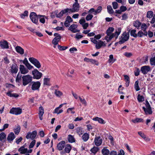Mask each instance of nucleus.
<instances>
[{
	"label": "nucleus",
	"mask_w": 155,
	"mask_h": 155,
	"mask_svg": "<svg viewBox=\"0 0 155 155\" xmlns=\"http://www.w3.org/2000/svg\"><path fill=\"white\" fill-rule=\"evenodd\" d=\"M114 30V28L111 27L108 28L106 31L107 35L105 36V39L107 42H109L114 37L117 38L121 32V29L120 28H118L114 33H112Z\"/></svg>",
	"instance_id": "1"
},
{
	"label": "nucleus",
	"mask_w": 155,
	"mask_h": 155,
	"mask_svg": "<svg viewBox=\"0 0 155 155\" xmlns=\"http://www.w3.org/2000/svg\"><path fill=\"white\" fill-rule=\"evenodd\" d=\"M130 31L129 30L127 33L126 32H124L122 34L121 38H120V40L118 42L119 44H123L125 41H128L130 37Z\"/></svg>",
	"instance_id": "2"
},
{
	"label": "nucleus",
	"mask_w": 155,
	"mask_h": 155,
	"mask_svg": "<svg viewBox=\"0 0 155 155\" xmlns=\"http://www.w3.org/2000/svg\"><path fill=\"white\" fill-rule=\"evenodd\" d=\"M22 84L25 86L30 83L32 81V77L29 75H23L22 77Z\"/></svg>",
	"instance_id": "3"
},
{
	"label": "nucleus",
	"mask_w": 155,
	"mask_h": 155,
	"mask_svg": "<svg viewBox=\"0 0 155 155\" xmlns=\"http://www.w3.org/2000/svg\"><path fill=\"white\" fill-rule=\"evenodd\" d=\"M75 2L74 3L73 5V8H67L68 13H71L73 12H78L79 8V5L78 2V0H74Z\"/></svg>",
	"instance_id": "4"
},
{
	"label": "nucleus",
	"mask_w": 155,
	"mask_h": 155,
	"mask_svg": "<svg viewBox=\"0 0 155 155\" xmlns=\"http://www.w3.org/2000/svg\"><path fill=\"white\" fill-rule=\"evenodd\" d=\"M29 61L37 68H39L41 67V64L39 61L33 57L29 58Z\"/></svg>",
	"instance_id": "5"
},
{
	"label": "nucleus",
	"mask_w": 155,
	"mask_h": 155,
	"mask_svg": "<svg viewBox=\"0 0 155 155\" xmlns=\"http://www.w3.org/2000/svg\"><path fill=\"white\" fill-rule=\"evenodd\" d=\"M22 112V109L19 107L12 108L9 111L10 113L15 115L20 114Z\"/></svg>",
	"instance_id": "6"
},
{
	"label": "nucleus",
	"mask_w": 155,
	"mask_h": 155,
	"mask_svg": "<svg viewBox=\"0 0 155 155\" xmlns=\"http://www.w3.org/2000/svg\"><path fill=\"white\" fill-rule=\"evenodd\" d=\"M29 16L32 22L36 24L38 23V16L35 12H31Z\"/></svg>",
	"instance_id": "7"
},
{
	"label": "nucleus",
	"mask_w": 155,
	"mask_h": 155,
	"mask_svg": "<svg viewBox=\"0 0 155 155\" xmlns=\"http://www.w3.org/2000/svg\"><path fill=\"white\" fill-rule=\"evenodd\" d=\"M32 73L34 78L39 79L42 77V73L39 72L37 69H35L32 71Z\"/></svg>",
	"instance_id": "8"
},
{
	"label": "nucleus",
	"mask_w": 155,
	"mask_h": 155,
	"mask_svg": "<svg viewBox=\"0 0 155 155\" xmlns=\"http://www.w3.org/2000/svg\"><path fill=\"white\" fill-rule=\"evenodd\" d=\"M41 84L40 82L38 81L33 82L31 87L32 90L33 91L39 90Z\"/></svg>",
	"instance_id": "9"
},
{
	"label": "nucleus",
	"mask_w": 155,
	"mask_h": 155,
	"mask_svg": "<svg viewBox=\"0 0 155 155\" xmlns=\"http://www.w3.org/2000/svg\"><path fill=\"white\" fill-rule=\"evenodd\" d=\"M37 134V132L36 130L33 131L32 133L28 132L26 135V138L27 139H31L32 140H33L36 137Z\"/></svg>",
	"instance_id": "10"
},
{
	"label": "nucleus",
	"mask_w": 155,
	"mask_h": 155,
	"mask_svg": "<svg viewBox=\"0 0 155 155\" xmlns=\"http://www.w3.org/2000/svg\"><path fill=\"white\" fill-rule=\"evenodd\" d=\"M0 46L3 49H8L9 48L8 43L5 40H2L0 41Z\"/></svg>",
	"instance_id": "11"
},
{
	"label": "nucleus",
	"mask_w": 155,
	"mask_h": 155,
	"mask_svg": "<svg viewBox=\"0 0 155 155\" xmlns=\"http://www.w3.org/2000/svg\"><path fill=\"white\" fill-rule=\"evenodd\" d=\"M78 25L75 24H72L68 28V30L71 31L74 33L79 32L80 30L77 29Z\"/></svg>",
	"instance_id": "12"
},
{
	"label": "nucleus",
	"mask_w": 155,
	"mask_h": 155,
	"mask_svg": "<svg viewBox=\"0 0 155 155\" xmlns=\"http://www.w3.org/2000/svg\"><path fill=\"white\" fill-rule=\"evenodd\" d=\"M11 69H10L9 71L12 74H16L18 71V67L17 64H13L11 67Z\"/></svg>",
	"instance_id": "13"
},
{
	"label": "nucleus",
	"mask_w": 155,
	"mask_h": 155,
	"mask_svg": "<svg viewBox=\"0 0 155 155\" xmlns=\"http://www.w3.org/2000/svg\"><path fill=\"white\" fill-rule=\"evenodd\" d=\"M15 138V136L14 133L13 132H11L8 134L7 140L9 142L11 143Z\"/></svg>",
	"instance_id": "14"
},
{
	"label": "nucleus",
	"mask_w": 155,
	"mask_h": 155,
	"mask_svg": "<svg viewBox=\"0 0 155 155\" xmlns=\"http://www.w3.org/2000/svg\"><path fill=\"white\" fill-rule=\"evenodd\" d=\"M141 71L143 74H145L150 71V68L149 66H144L141 67Z\"/></svg>",
	"instance_id": "15"
},
{
	"label": "nucleus",
	"mask_w": 155,
	"mask_h": 155,
	"mask_svg": "<svg viewBox=\"0 0 155 155\" xmlns=\"http://www.w3.org/2000/svg\"><path fill=\"white\" fill-rule=\"evenodd\" d=\"M19 69L21 73L23 74H25L29 72L28 70L23 65H20Z\"/></svg>",
	"instance_id": "16"
},
{
	"label": "nucleus",
	"mask_w": 155,
	"mask_h": 155,
	"mask_svg": "<svg viewBox=\"0 0 155 155\" xmlns=\"http://www.w3.org/2000/svg\"><path fill=\"white\" fill-rule=\"evenodd\" d=\"M65 145V143L64 141H61L57 145V148L59 150H62Z\"/></svg>",
	"instance_id": "17"
},
{
	"label": "nucleus",
	"mask_w": 155,
	"mask_h": 155,
	"mask_svg": "<svg viewBox=\"0 0 155 155\" xmlns=\"http://www.w3.org/2000/svg\"><path fill=\"white\" fill-rule=\"evenodd\" d=\"M44 113V108L42 106H40L39 108L38 115L39 119L42 120L43 119V116Z\"/></svg>",
	"instance_id": "18"
},
{
	"label": "nucleus",
	"mask_w": 155,
	"mask_h": 155,
	"mask_svg": "<svg viewBox=\"0 0 155 155\" xmlns=\"http://www.w3.org/2000/svg\"><path fill=\"white\" fill-rule=\"evenodd\" d=\"M95 144L96 146H100L102 143V139L100 137H95L94 140Z\"/></svg>",
	"instance_id": "19"
},
{
	"label": "nucleus",
	"mask_w": 155,
	"mask_h": 155,
	"mask_svg": "<svg viewBox=\"0 0 155 155\" xmlns=\"http://www.w3.org/2000/svg\"><path fill=\"white\" fill-rule=\"evenodd\" d=\"M67 12L68 13V11L67 8L62 10L59 14H56V16L58 18H61L63 16L64 14Z\"/></svg>",
	"instance_id": "20"
},
{
	"label": "nucleus",
	"mask_w": 155,
	"mask_h": 155,
	"mask_svg": "<svg viewBox=\"0 0 155 155\" xmlns=\"http://www.w3.org/2000/svg\"><path fill=\"white\" fill-rule=\"evenodd\" d=\"M15 49L17 52L20 54L22 55L24 54V50L20 46H17Z\"/></svg>",
	"instance_id": "21"
},
{
	"label": "nucleus",
	"mask_w": 155,
	"mask_h": 155,
	"mask_svg": "<svg viewBox=\"0 0 155 155\" xmlns=\"http://www.w3.org/2000/svg\"><path fill=\"white\" fill-rule=\"evenodd\" d=\"M64 105V104H61L59 106L57 107L54 110V113H56L58 114H59L62 112H63V110L62 109H61L60 110H59V111L58 112V110L63 106V105Z\"/></svg>",
	"instance_id": "22"
},
{
	"label": "nucleus",
	"mask_w": 155,
	"mask_h": 155,
	"mask_svg": "<svg viewBox=\"0 0 155 155\" xmlns=\"http://www.w3.org/2000/svg\"><path fill=\"white\" fill-rule=\"evenodd\" d=\"M61 36H58L54 38L52 41V43L54 45H57L58 42L61 39Z\"/></svg>",
	"instance_id": "23"
},
{
	"label": "nucleus",
	"mask_w": 155,
	"mask_h": 155,
	"mask_svg": "<svg viewBox=\"0 0 155 155\" xmlns=\"http://www.w3.org/2000/svg\"><path fill=\"white\" fill-rule=\"evenodd\" d=\"M82 139L84 142L87 141L89 138V135L88 133H84L82 136Z\"/></svg>",
	"instance_id": "24"
},
{
	"label": "nucleus",
	"mask_w": 155,
	"mask_h": 155,
	"mask_svg": "<svg viewBox=\"0 0 155 155\" xmlns=\"http://www.w3.org/2000/svg\"><path fill=\"white\" fill-rule=\"evenodd\" d=\"M18 151L20 152L21 154H25L27 153L28 151V149L25 148L23 147H21L18 149Z\"/></svg>",
	"instance_id": "25"
},
{
	"label": "nucleus",
	"mask_w": 155,
	"mask_h": 155,
	"mask_svg": "<svg viewBox=\"0 0 155 155\" xmlns=\"http://www.w3.org/2000/svg\"><path fill=\"white\" fill-rule=\"evenodd\" d=\"M101 153L103 155H108L110 153L109 150L107 147H104L101 150Z\"/></svg>",
	"instance_id": "26"
},
{
	"label": "nucleus",
	"mask_w": 155,
	"mask_h": 155,
	"mask_svg": "<svg viewBox=\"0 0 155 155\" xmlns=\"http://www.w3.org/2000/svg\"><path fill=\"white\" fill-rule=\"evenodd\" d=\"M93 120L96 121H97L99 123L101 124H104L105 122L102 118L96 117L93 118Z\"/></svg>",
	"instance_id": "27"
},
{
	"label": "nucleus",
	"mask_w": 155,
	"mask_h": 155,
	"mask_svg": "<svg viewBox=\"0 0 155 155\" xmlns=\"http://www.w3.org/2000/svg\"><path fill=\"white\" fill-rule=\"evenodd\" d=\"M71 149V147L70 145L67 144L65 146L64 150L65 152L68 153H70Z\"/></svg>",
	"instance_id": "28"
},
{
	"label": "nucleus",
	"mask_w": 155,
	"mask_h": 155,
	"mask_svg": "<svg viewBox=\"0 0 155 155\" xmlns=\"http://www.w3.org/2000/svg\"><path fill=\"white\" fill-rule=\"evenodd\" d=\"M68 142L71 143H74L75 141L74 136L70 134L68 136Z\"/></svg>",
	"instance_id": "29"
},
{
	"label": "nucleus",
	"mask_w": 155,
	"mask_h": 155,
	"mask_svg": "<svg viewBox=\"0 0 155 155\" xmlns=\"http://www.w3.org/2000/svg\"><path fill=\"white\" fill-rule=\"evenodd\" d=\"M77 133L79 136L82 135L84 132L82 129L81 127H78L76 129Z\"/></svg>",
	"instance_id": "30"
},
{
	"label": "nucleus",
	"mask_w": 155,
	"mask_h": 155,
	"mask_svg": "<svg viewBox=\"0 0 155 155\" xmlns=\"http://www.w3.org/2000/svg\"><path fill=\"white\" fill-rule=\"evenodd\" d=\"M96 48L97 49H100L102 46H105V44H104L103 41H100L98 44H96Z\"/></svg>",
	"instance_id": "31"
},
{
	"label": "nucleus",
	"mask_w": 155,
	"mask_h": 155,
	"mask_svg": "<svg viewBox=\"0 0 155 155\" xmlns=\"http://www.w3.org/2000/svg\"><path fill=\"white\" fill-rule=\"evenodd\" d=\"M147 35L149 38H151L153 36V33L152 31L149 30L147 32L146 31L144 32L145 36H147Z\"/></svg>",
	"instance_id": "32"
},
{
	"label": "nucleus",
	"mask_w": 155,
	"mask_h": 155,
	"mask_svg": "<svg viewBox=\"0 0 155 155\" xmlns=\"http://www.w3.org/2000/svg\"><path fill=\"white\" fill-rule=\"evenodd\" d=\"M7 94L8 96L10 97H13L15 98H16L19 96V95L18 94L15 93H12L10 92H8L7 93Z\"/></svg>",
	"instance_id": "33"
},
{
	"label": "nucleus",
	"mask_w": 155,
	"mask_h": 155,
	"mask_svg": "<svg viewBox=\"0 0 155 155\" xmlns=\"http://www.w3.org/2000/svg\"><path fill=\"white\" fill-rule=\"evenodd\" d=\"M143 109L144 111L145 114H151L152 113V112L151 110V109H146V108H145L144 107H143Z\"/></svg>",
	"instance_id": "34"
},
{
	"label": "nucleus",
	"mask_w": 155,
	"mask_h": 155,
	"mask_svg": "<svg viewBox=\"0 0 155 155\" xmlns=\"http://www.w3.org/2000/svg\"><path fill=\"white\" fill-rule=\"evenodd\" d=\"M54 94L56 96L58 97H60L63 94L62 92L57 90H55Z\"/></svg>",
	"instance_id": "35"
},
{
	"label": "nucleus",
	"mask_w": 155,
	"mask_h": 155,
	"mask_svg": "<svg viewBox=\"0 0 155 155\" xmlns=\"http://www.w3.org/2000/svg\"><path fill=\"white\" fill-rule=\"evenodd\" d=\"M148 27L146 24L145 23H143L141 24V29L144 32H146V30Z\"/></svg>",
	"instance_id": "36"
},
{
	"label": "nucleus",
	"mask_w": 155,
	"mask_h": 155,
	"mask_svg": "<svg viewBox=\"0 0 155 155\" xmlns=\"http://www.w3.org/2000/svg\"><path fill=\"white\" fill-rule=\"evenodd\" d=\"M107 12L110 14H112L114 13V10L110 5H108L107 7Z\"/></svg>",
	"instance_id": "37"
},
{
	"label": "nucleus",
	"mask_w": 155,
	"mask_h": 155,
	"mask_svg": "<svg viewBox=\"0 0 155 155\" xmlns=\"http://www.w3.org/2000/svg\"><path fill=\"white\" fill-rule=\"evenodd\" d=\"M50 79L48 78H45L44 79V84L45 85H50Z\"/></svg>",
	"instance_id": "38"
},
{
	"label": "nucleus",
	"mask_w": 155,
	"mask_h": 155,
	"mask_svg": "<svg viewBox=\"0 0 155 155\" xmlns=\"http://www.w3.org/2000/svg\"><path fill=\"white\" fill-rule=\"evenodd\" d=\"M109 58L108 59V62L109 63H114L116 60L115 59H114V58L113 55L112 54H110L109 56Z\"/></svg>",
	"instance_id": "39"
},
{
	"label": "nucleus",
	"mask_w": 155,
	"mask_h": 155,
	"mask_svg": "<svg viewBox=\"0 0 155 155\" xmlns=\"http://www.w3.org/2000/svg\"><path fill=\"white\" fill-rule=\"evenodd\" d=\"M20 127L19 125H18L16 128L14 129V132L15 134L18 135L19 133L20 130Z\"/></svg>",
	"instance_id": "40"
},
{
	"label": "nucleus",
	"mask_w": 155,
	"mask_h": 155,
	"mask_svg": "<svg viewBox=\"0 0 155 155\" xmlns=\"http://www.w3.org/2000/svg\"><path fill=\"white\" fill-rule=\"evenodd\" d=\"M45 16L43 15H38V17L40 18L39 21L42 23L44 24L45 22V20L44 17Z\"/></svg>",
	"instance_id": "41"
},
{
	"label": "nucleus",
	"mask_w": 155,
	"mask_h": 155,
	"mask_svg": "<svg viewBox=\"0 0 155 155\" xmlns=\"http://www.w3.org/2000/svg\"><path fill=\"white\" fill-rule=\"evenodd\" d=\"M139 81L138 80L136 81L134 84V88L136 91L140 90V89L139 86Z\"/></svg>",
	"instance_id": "42"
},
{
	"label": "nucleus",
	"mask_w": 155,
	"mask_h": 155,
	"mask_svg": "<svg viewBox=\"0 0 155 155\" xmlns=\"http://www.w3.org/2000/svg\"><path fill=\"white\" fill-rule=\"evenodd\" d=\"M137 99L138 101L139 102H141L144 101V97L143 96L140 95L139 94L137 96Z\"/></svg>",
	"instance_id": "43"
},
{
	"label": "nucleus",
	"mask_w": 155,
	"mask_h": 155,
	"mask_svg": "<svg viewBox=\"0 0 155 155\" xmlns=\"http://www.w3.org/2000/svg\"><path fill=\"white\" fill-rule=\"evenodd\" d=\"M153 13L152 11H148L147 13V18H150L153 17Z\"/></svg>",
	"instance_id": "44"
},
{
	"label": "nucleus",
	"mask_w": 155,
	"mask_h": 155,
	"mask_svg": "<svg viewBox=\"0 0 155 155\" xmlns=\"http://www.w3.org/2000/svg\"><path fill=\"white\" fill-rule=\"evenodd\" d=\"M132 122L134 123L139 122H142L143 121V119L141 118H137L135 119H133L131 120Z\"/></svg>",
	"instance_id": "45"
},
{
	"label": "nucleus",
	"mask_w": 155,
	"mask_h": 155,
	"mask_svg": "<svg viewBox=\"0 0 155 155\" xmlns=\"http://www.w3.org/2000/svg\"><path fill=\"white\" fill-rule=\"evenodd\" d=\"M136 30L133 29L131 30L130 32V35L134 38H136L137 37V34L136 33Z\"/></svg>",
	"instance_id": "46"
},
{
	"label": "nucleus",
	"mask_w": 155,
	"mask_h": 155,
	"mask_svg": "<svg viewBox=\"0 0 155 155\" xmlns=\"http://www.w3.org/2000/svg\"><path fill=\"white\" fill-rule=\"evenodd\" d=\"M102 10V7L101 6H99L97 7V9L95 10V13H93V14L94 15H96L97 14L100 13Z\"/></svg>",
	"instance_id": "47"
},
{
	"label": "nucleus",
	"mask_w": 155,
	"mask_h": 155,
	"mask_svg": "<svg viewBox=\"0 0 155 155\" xmlns=\"http://www.w3.org/2000/svg\"><path fill=\"white\" fill-rule=\"evenodd\" d=\"M134 26L137 28H139L141 25V23L138 21H136L133 24Z\"/></svg>",
	"instance_id": "48"
},
{
	"label": "nucleus",
	"mask_w": 155,
	"mask_h": 155,
	"mask_svg": "<svg viewBox=\"0 0 155 155\" xmlns=\"http://www.w3.org/2000/svg\"><path fill=\"white\" fill-rule=\"evenodd\" d=\"M22 76L19 73H18L17 76L16 77V82L18 83H19L20 81H21L22 78Z\"/></svg>",
	"instance_id": "49"
},
{
	"label": "nucleus",
	"mask_w": 155,
	"mask_h": 155,
	"mask_svg": "<svg viewBox=\"0 0 155 155\" xmlns=\"http://www.w3.org/2000/svg\"><path fill=\"white\" fill-rule=\"evenodd\" d=\"M99 148L98 147H94L93 148H92L91 150V152L94 154H95L96 153H97V152L98 151Z\"/></svg>",
	"instance_id": "50"
},
{
	"label": "nucleus",
	"mask_w": 155,
	"mask_h": 155,
	"mask_svg": "<svg viewBox=\"0 0 155 155\" xmlns=\"http://www.w3.org/2000/svg\"><path fill=\"white\" fill-rule=\"evenodd\" d=\"M6 135L4 132L0 134V140L2 141L3 140L6 138Z\"/></svg>",
	"instance_id": "51"
},
{
	"label": "nucleus",
	"mask_w": 155,
	"mask_h": 155,
	"mask_svg": "<svg viewBox=\"0 0 155 155\" xmlns=\"http://www.w3.org/2000/svg\"><path fill=\"white\" fill-rule=\"evenodd\" d=\"M28 12L27 11H25L24 12V13L21 14L20 15V16L21 18L24 19L25 16H28Z\"/></svg>",
	"instance_id": "52"
},
{
	"label": "nucleus",
	"mask_w": 155,
	"mask_h": 155,
	"mask_svg": "<svg viewBox=\"0 0 155 155\" xmlns=\"http://www.w3.org/2000/svg\"><path fill=\"white\" fill-rule=\"evenodd\" d=\"M138 134L145 140H147V138L144 134L141 131H139L138 132Z\"/></svg>",
	"instance_id": "53"
},
{
	"label": "nucleus",
	"mask_w": 155,
	"mask_h": 155,
	"mask_svg": "<svg viewBox=\"0 0 155 155\" xmlns=\"http://www.w3.org/2000/svg\"><path fill=\"white\" fill-rule=\"evenodd\" d=\"M78 98L82 104H84L85 106L87 105V102L84 99H82L80 96H79Z\"/></svg>",
	"instance_id": "54"
},
{
	"label": "nucleus",
	"mask_w": 155,
	"mask_h": 155,
	"mask_svg": "<svg viewBox=\"0 0 155 155\" xmlns=\"http://www.w3.org/2000/svg\"><path fill=\"white\" fill-rule=\"evenodd\" d=\"M144 35V33H143L142 30L139 31L137 34V36L139 37H142Z\"/></svg>",
	"instance_id": "55"
},
{
	"label": "nucleus",
	"mask_w": 155,
	"mask_h": 155,
	"mask_svg": "<svg viewBox=\"0 0 155 155\" xmlns=\"http://www.w3.org/2000/svg\"><path fill=\"white\" fill-rule=\"evenodd\" d=\"M150 61L152 65H155V57L151 58Z\"/></svg>",
	"instance_id": "56"
},
{
	"label": "nucleus",
	"mask_w": 155,
	"mask_h": 155,
	"mask_svg": "<svg viewBox=\"0 0 155 155\" xmlns=\"http://www.w3.org/2000/svg\"><path fill=\"white\" fill-rule=\"evenodd\" d=\"M93 17V15H92L89 14L86 16V19L87 21L90 20L92 19Z\"/></svg>",
	"instance_id": "57"
},
{
	"label": "nucleus",
	"mask_w": 155,
	"mask_h": 155,
	"mask_svg": "<svg viewBox=\"0 0 155 155\" xmlns=\"http://www.w3.org/2000/svg\"><path fill=\"white\" fill-rule=\"evenodd\" d=\"M58 48L60 50L63 51L67 49L68 48V47L62 46L58 45Z\"/></svg>",
	"instance_id": "58"
},
{
	"label": "nucleus",
	"mask_w": 155,
	"mask_h": 155,
	"mask_svg": "<svg viewBox=\"0 0 155 155\" xmlns=\"http://www.w3.org/2000/svg\"><path fill=\"white\" fill-rule=\"evenodd\" d=\"M35 142L36 141L35 140H32L29 146V148L30 149L32 148L33 147L35 144Z\"/></svg>",
	"instance_id": "59"
},
{
	"label": "nucleus",
	"mask_w": 155,
	"mask_h": 155,
	"mask_svg": "<svg viewBox=\"0 0 155 155\" xmlns=\"http://www.w3.org/2000/svg\"><path fill=\"white\" fill-rule=\"evenodd\" d=\"M112 5L114 9H115L117 8L118 4L117 2H113Z\"/></svg>",
	"instance_id": "60"
},
{
	"label": "nucleus",
	"mask_w": 155,
	"mask_h": 155,
	"mask_svg": "<svg viewBox=\"0 0 155 155\" xmlns=\"http://www.w3.org/2000/svg\"><path fill=\"white\" fill-rule=\"evenodd\" d=\"M89 62H90L93 64H95L97 65H98V63L97 61L92 59H90V60H89Z\"/></svg>",
	"instance_id": "61"
},
{
	"label": "nucleus",
	"mask_w": 155,
	"mask_h": 155,
	"mask_svg": "<svg viewBox=\"0 0 155 155\" xmlns=\"http://www.w3.org/2000/svg\"><path fill=\"white\" fill-rule=\"evenodd\" d=\"M8 126H9V124H5L3 126V128L2 129H0V132H1V131L4 130L5 129L7 128L8 127Z\"/></svg>",
	"instance_id": "62"
},
{
	"label": "nucleus",
	"mask_w": 155,
	"mask_h": 155,
	"mask_svg": "<svg viewBox=\"0 0 155 155\" xmlns=\"http://www.w3.org/2000/svg\"><path fill=\"white\" fill-rule=\"evenodd\" d=\"M83 37V36L81 35H79L78 34H76L75 36V38L77 40H78L80 39L81 38Z\"/></svg>",
	"instance_id": "63"
},
{
	"label": "nucleus",
	"mask_w": 155,
	"mask_h": 155,
	"mask_svg": "<svg viewBox=\"0 0 155 155\" xmlns=\"http://www.w3.org/2000/svg\"><path fill=\"white\" fill-rule=\"evenodd\" d=\"M66 20L67 21H68L70 22V23L73 21L72 19L69 16H67L66 19Z\"/></svg>",
	"instance_id": "64"
}]
</instances>
